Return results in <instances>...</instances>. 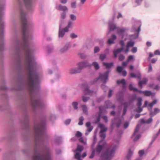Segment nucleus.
<instances>
[{
  "instance_id": "obj_18",
  "label": "nucleus",
  "mask_w": 160,
  "mask_h": 160,
  "mask_svg": "<svg viewBox=\"0 0 160 160\" xmlns=\"http://www.w3.org/2000/svg\"><path fill=\"white\" fill-rule=\"evenodd\" d=\"M64 28L62 29V28H59L58 32V37L59 38H62L65 34V32H68V31H66Z\"/></svg>"
},
{
  "instance_id": "obj_60",
  "label": "nucleus",
  "mask_w": 160,
  "mask_h": 160,
  "mask_svg": "<svg viewBox=\"0 0 160 160\" xmlns=\"http://www.w3.org/2000/svg\"><path fill=\"white\" fill-rule=\"evenodd\" d=\"M119 43L121 46V48H124V46L125 45L124 41L123 40H121L120 41Z\"/></svg>"
},
{
  "instance_id": "obj_13",
  "label": "nucleus",
  "mask_w": 160,
  "mask_h": 160,
  "mask_svg": "<svg viewBox=\"0 0 160 160\" xmlns=\"http://www.w3.org/2000/svg\"><path fill=\"white\" fill-rule=\"evenodd\" d=\"M141 31V26H140L138 28V29H136L135 28L133 29V31L136 32H137V33H135L134 34L131 35H130V37L132 38L133 39H137L139 35V33Z\"/></svg>"
},
{
  "instance_id": "obj_25",
  "label": "nucleus",
  "mask_w": 160,
  "mask_h": 160,
  "mask_svg": "<svg viewBox=\"0 0 160 160\" xmlns=\"http://www.w3.org/2000/svg\"><path fill=\"white\" fill-rule=\"evenodd\" d=\"M129 88L131 91H133L134 92H136L138 91V89L133 87L132 84H130L129 86Z\"/></svg>"
},
{
  "instance_id": "obj_10",
  "label": "nucleus",
  "mask_w": 160,
  "mask_h": 160,
  "mask_svg": "<svg viewBox=\"0 0 160 160\" xmlns=\"http://www.w3.org/2000/svg\"><path fill=\"white\" fill-rule=\"evenodd\" d=\"M82 86V88L84 89V93L86 94H89L93 93V91L89 89L90 87L86 82L83 83Z\"/></svg>"
},
{
  "instance_id": "obj_63",
  "label": "nucleus",
  "mask_w": 160,
  "mask_h": 160,
  "mask_svg": "<svg viewBox=\"0 0 160 160\" xmlns=\"http://www.w3.org/2000/svg\"><path fill=\"white\" fill-rule=\"evenodd\" d=\"M152 121V118H149L148 120H146V123L149 124L151 123Z\"/></svg>"
},
{
  "instance_id": "obj_5",
  "label": "nucleus",
  "mask_w": 160,
  "mask_h": 160,
  "mask_svg": "<svg viewBox=\"0 0 160 160\" xmlns=\"http://www.w3.org/2000/svg\"><path fill=\"white\" fill-rule=\"evenodd\" d=\"M77 67L72 68L70 69L69 73L71 74L80 73L83 69L87 67H91V65L87 61L79 62Z\"/></svg>"
},
{
  "instance_id": "obj_52",
  "label": "nucleus",
  "mask_w": 160,
  "mask_h": 160,
  "mask_svg": "<svg viewBox=\"0 0 160 160\" xmlns=\"http://www.w3.org/2000/svg\"><path fill=\"white\" fill-rule=\"evenodd\" d=\"M133 59V56L130 55H129L128 56V58L127 59V62H129V61H131V60Z\"/></svg>"
},
{
  "instance_id": "obj_19",
  "label": "nucleus",
  "mask_w": 160,
  "mask_h": 160,
  "mask_svg": "<svg viewBox=\"0 0 160 160\" xmlns=\"http://www.w3.org/2000/svg\"><path fill=\"white\" fill-rule=\"evenodd\" d=\"M56 8L59 11H63V12H67L68 10V9L66 6H63L61 5H59L58 7H56Z\"/></svg>"
},
{
  "instance_id": "obj_44",
  "label": "nucleus",
  "mask_w": 160,
  "mask_h": 160,
  "mask_svg": "<svg viewBox=\"0 0 160 160\" xmlns=\"http://www.w3.org/2000/svg\"><path fill=\"white\" fill-rule=\"evenodd\" d=\"M100 51V49L99 47L95 46L94 48V54L96 53L99 52Z\"/></svg>"
},
{
  "instance_id": "obj_42",
  "label": "nucleus",
  "mask_w": 160,
  "mask_h": 160,
  "mask_svg": "<svg viewBox=\"0 0 160 160\" xmlns=\"http://www.w3.org/2000/svg\"><path fill=\"white\" fill-rule=\"evenodd\" d=\"M123 69V68L121 66H118L117 68V71L119 73H121L122 70Z\"/></svg>"
},
{
  "instance_id": "obj_26",
  "label": "nucleus",
  "mask_w": 160,
  "mask_h": 160,
  "mask_svg": "<svg viewBox=\"0 0 160 160\" xmlns=\"http://www.w3.org/2000/svg\"><path fill=\"white\" fill-rule=\"evenodd\" d=\"M147 81H140L138 85L141 88H142V85H146L147 84Z\"/></svg>"
},
{
  "instance_id": "obj_15",
  "label": "nucleus",
  "mask_w": 160,
  "mask_h": 160,
  "mask_svg": "<svg viewBox=\"0 0 160 160\" xmlns=\"http://www.w3.org/2000/svg\"><path fill=\"white\" fill-rule=\"evenodd\" d=\"M130 75L132 78H135L138 80H141V74L139 71L135 73H131Z\"/></svg>"
},
{
  "instance_id": "obj_40",
  "label": "nucleus",
  "mask_w": 160,
  "mask_h": 160,
  "mask_svg": "<svg viewBox=\"0 0 160 160\" xmlns=\"http://www.w3.org/2000/svg\"><path fill=\"white\" fill-rule=\"evenodd\" d=\"M84 119L83 117L82 116H81L79 118V122L78 124L79 125H82L83 124V121H84Z\"/></svg>"
},
{
  "instance_id": "obj_21",
  "label": "nucleus",
  "mask_w": 160,
  "mask_h": 160,
  "mask_svg": "<svg viewBox=\"0 0 160 160\" xmlns=\"http://www.w3.org/2000/svg\"><path fill=\"white\" fill-rule=\"evenodd\" d=\"M117 97L118 100L120 101H122L124 97L123 93L122 92H119L117 94Z\"/></svg>"
},
{
  "instance_id": "obj_29",
  "label": "nucleus",
  "mask_w": 160,
  "mask_h": 160,
  "mask_svg": "<svg viewBox=\"0 0 160 160\" xmlns=\"http://www.w3.org/2000/svg\"><path fill=\"white\" fill-rule=\"evenodd\" d=\"M143 94L146 96H150L152 95V92L149 91H143Z\"/></svg>"
},
{
  "instance_id": "obj_58",
  "label": "nucleus",
  "mask_w": 160,
  "mask_h": 160,
  "mask_svg": "<svg viewBox=\"0 0 160 160\" xmlns=\"http://www.w3.org/2000/svg\"><path fill=\"white\" fill-rule=\"evenodd\" d=\"M51 121H53L56 119V117L55 115L52 114L51 115L50 118Z\"/></svg>"
},
{
  "instance_id": "obj_50",
  "label": "nucleus",
  "mask_w": 160,
  "mask_h": 160,
  "mask_svg": "<svg viewBox=\"0 0 160 160\" xmlns=\"http://www.w3.org/2000/svg\"><path fill=\"white\" fill-rule=\"evenodd\" d=\"M107 81H103L104 84H101V88L103 90H105V88H107V87L105 86V85L104 84ZM104 91L106 92V91H105V90H104Z\"/></svg>"
},
{
  "instance_id": "obj_17",
  "label": "nucleus",
  "mask_w": 160,
  "mask_h": 160,
  "mask_svg": "<svg viewBox=\"0 0 160 160\" xmlns=\"http://www.w3.org/2000/svg\"><path fill=\"white\" fill-rule=\"evenodd\" d=\"M117 39V36L114 34L112 35L111 38H109L107 41V43L109 45H111L115 43L114 40Z\"/></svg>"
},
{
  "instance_id": "obj_54",
  "label": "nucleus",
  "mask_w": 160,
  "mask_h": 160,
  "mask_svg": "<svg viewBox=\"0 0 160 160\" xmlns=\"http://www.w3.org/2000/svg\"><path fill=\"white\" fill-rule=\"evenodd\" d=\"M137 48L136 47H133L131 51L132 53H135L137 52Z\"/></svg>"
},
{
  "instance_id": "obj_37",
  "label": "nucleus",
  "mask_w": 160,
  "mask_h": 160,
  "mask_svg": "<svg viewBox=\"0 0 160 160\" xmlns=\"http://www.w3.org/2000/svg\"><path fill=\"white\" fill-rule=\"evenodd\" d=\"M70 21L72 22L75 21L77 20L76 16L73 14H71L70 15Z\"/></svg>"
},
{
  "instance_id": "obj_14",
  "label": "nucleus",
  "mask_w": 160,
  "mask_h": 160,
  "mask_svg": "<svg viewBox=\"0 0 160 160\" xmlns=\"http://www.w3.org/2000/svg\"><path fill=\"white\" fill-rule=\"evenodd\" d=\"M74 22L72 21L69 20L68 22L67 25L64 28L66 31H69V29H72L74 26Z\"/></svg>"
},
{
  "instance_id": "obj_45",
  "label": "nucleus",
  "mask_w": 160,
  "mask_h": 160,
  "mask_svg": "<svg viewBox=\"0 0 160 160\" xmlns=\"http://www.w3.org/2000/svg\"><path fill=\"white\" fill-rule=\"evenodd\" d=\"M79 141L82 143L83 145H86L87 144V142L86 141H84L83 138L81 137L79 139Z\"/></svg>"
},
{
  "instance_id": "obj_9",
  "label": "nucleus",
  "mask_w": 160,
  "mask_h": 160,
  "mask_svg": "<svg viewBox=\"0 0 160 160\" xmlns=\"http://www.w3.org/2000/svg\"><path fill=\"white\" fill-rule=\"evenodd\" d=\"M111 70H108L105 72L103 73H100L99 74V77L96 78V80H98L100 79L101 80H108L109 75Z\"/></svg>"
},
{
  "instance_id": "obj_8",
  "label": "nucleus",
  "mask_w": 160,
  "mask_h": 160,
  "mask_svg": "<svg viewBox=\"0 0 160 160\" xmlns=\"http://www.w3.org/2000/svg\"><path fill=\"white\" fill-rule=\"evenodd\" d=\"M22 1L21 0H17L19 6H23V4L22 2H23L25 6H33V3L36 0H22Z\"/></svg>"
},
{
  "instance_id": "obj_39",
  "label": "nucleus",
  "mask_w": 160,
  "mask_h": 160,
  "mask_svg": "<svg viewBox=\"0 0 160 160\" xmlns=\"http://www.w3.org/2000/svg\"><path fill=\"white\" fill-rule=\"evenodd\" d=\"M78 103L77 102H73L72 103V105L74 109L76 110L78 108Z\"/></svg>"
},
{
  "instance_id": "obj_61",
  "label": "nucleus",
  "mask_w": 160,
  "mask_h": 160,
  "mask_svg": "<svg viewBox=\"0 0 160 160\" xmlns=\"http://www.w3.org/2000/svg\"><path fill=\"white\" fill-rule=\"evenodd\" d=\"M1 90H3L4 91H6L8 90V88L6 86L4 85V86H1Z\"/></svg>"
},
{
  "instance_id": "obj_64",
  "label": "nucleus",
  "mask_w": 160,
  "mask_h": 160,
  "mask_svg": "<svg viewBox=\"0 0 160 160\" xmlns=\"http://www.w3.org/2000/svg\"><path fill=\"white\" fill-rule=\"evenodd\" d=\"M141 137V135L140 134H138L136 136L134 139V141L135 142L137 141Z\"/></svg>"
},
{
  "instance_id": "obj_2",
  "label": "nucleus",
  "mask_w": 160,
  "mask_h": 160,
  "mask_svg": "<svg viewBox=\"0 0 160 160\" xmlns=\"http://www.w3.org/2000/svg\"><path fill=\"white\" fill-rule=\"evenodd\" d=\"M20 107L23 112V117L20 120V123L23 129L28 133L30 132L28 115L27 113L28 102L26 96L21 99Z\"/></svg>"
},
{
  "instance_id": "obj_57",
  "label": "nucleus",
  "mask_w": 160,
  "mask_h": 160,
  "mask_svg": "<svg viewBox=\"0 0 160 160\" xmlns=\"http://www.w3.org/2000/svg\"><path fill=\"white\" fill-rule=\"evenodd\" d=\"M102 118L104 120L105 123H107L108 122V117L106 116H103L102 117Z\"/></svg>"
},
{
  "instance_id": "obj_38",
  "label": "nucleus",
  "mask_w": 160,
  "mask_h": 160,
  "mask_svg": "<svg viewBox=\"0 0 160 160\" xmlns=\"http://www.w3.org/2000/svg\"><path fill=\"white\" fill-rule=\"evenodd\" d=\"M106 55L101 54L100 55L99 58L101 61H103L106 58Z\"/></svg>"
},
{
  "instance_id": "obj_16",
  "label": "nucleus",
  "mask_w": 160,
  "mask_h": 160,
  "mask_svg": "<svg viewBox=\"0 0 160 160\" xmlns=\"http://www.w3.org/2000/svg\"><path fill=\"white\" fill-rule=\"evenodd\" d=\"M70 47L69 43H67L60 50V53L62 54L66 52L70 48Z\"/></svg>"
},
{
  "instance_id": "obj_33",
  "label": "nucleus",
  "mask_w": 160,
  "mask_h": 160,
  "mask_svg": "<svg viewBox=\"0 0 160 160\" xmlns=\"http://www.w3.org/2000/svg\"><path fill=\"white\" fill-rule=\"evenodd\" d=\"M100 136L102 138L101 140H103L102 141V142L103 143L104 142H106L104 141V139L106 137V135L105 133L100 132Z\"/></svg>"
},
{
  "instance_id": "obj_11",
  "label": "nucleus",
  "mask_w": 160,
  "mask_h": 160,
  "mask_svg": "<svg viewBox=\"0 0 160 160\" xmlns=\"http://www.w3.org/2000/svg\"><path fill=\"white\" fill-rule=\"evenodd\" d=\"M117 28L116 25L113 21H109L108 22V31L107 34H109L111 32L113 31Z\"/></svg>"
},
{
  "instance_id": "obj_59",
  "label": "nucleus",
  "mask_w": 160,
  "mask_h": 160,
  "mask_svg": "<svg viewBox=\"0 0 160 160\" xmlns=\"http://www.w3.org/2000/svg\"><path fill=\"white\" fill-rule=\"evenodd\" d=\"M76 2H74L71 3V7L72 8H76Z\"/></svg>"
},
{
  "instance_id": "obj_32",
  "label": "nucleus",
  "mask_w": 160,
  "mask_h": 160,
  "mask_svg": "<svg viewBox=\"0 0 160 160\" xmlns=\"http://www.w3.org/2000/svg\"><path fill=\"white\" fill-rule=\"evenodd\" d=\"M65 23L64 19H60L59 22V28H62Z\"/></svg>"
},
{
  "instance_id": "obj_55",
  "label": "nucleus",
  "mask_w": 160,
  "mask_h": 160,
  "mask_svg": "<svg viewBox=\"0 0 160 160\" xmlns=\"http://www.w3.org/2000/svg\"><path fill=\"white\" fill-rule=\"evenodd\" d=\"M70 37L72 38H75L78 37V36L74 33H72L70 35Z\"/></svg>"
},
{
  "instance_id": "obj_41",
  "label": "nucleus",
  "mask_w": 160,
  "mask_h": 160,
  "mask_svg": "<svg viewBox=\"0 0 160 160\" xmlns=\"http://www.w3.org/2000/svg\"><path fill=\"white\" fill-rule=\"evenodd\" d=\"M125 31V28H122V29H118V33L120 35L123 34Z\"/></svg>"
},
{
  "instance_id": "obj_3",
  "label": "nucleus",
  "mask_w": 160,
  "mask_h": 160,
  "mask_svg": "<svg viewBox=\"0 0 160 160\" xmlns=\"http://www.w3.org/2000/svg\"><path fill=\"white\" fill-rule=\"evenodd\" d=\"M5 1L4 0L2 1H1V69L2 65L1 62V59L3 57L2 52L4 50V36L5 32V22L3 20V16L4 15V10H5Z\"/></svg>"
},
{
  "instance_id": "obj_46",
  "label": "nucleus",
  "mask_w": 160,
  "mask_h": 160,
  "mask_svg": "<svg viewBox=\"0 0 160 160\" xmlns=\"http://www.w3.org/2000/svg\"><path fill=\"white\" fill-rule=\"evenodd\" d=\"M101 112H100L98 115V116L96 120L95 121V123L96 124L98 123L100 121V117L101 116Z\"/></svg>"
},
{
  "instance_id": "obj_43",
  "label": "nucleus",
  "mask_w": 160,
  "mask_h": 160,
  "mask_svg": "<svg viewBox=\"0 0 160 160\" xmlns=\"http://www.w3.org/2000/svg\"><path fill=\"white\" fill-rule=\"evenodd\" d=\"M82 108L83 112L86 114H88V112L87 108L86 106L85 105H82Z\"/></svg>"
},
{
  "instance_id": "obj_31",
  "label": "nucleus",
  "mask_w": 160,
  "mask_h": 160,
  "mask_svg": "<svg viewBox=\"0 0 160 160\" xmlns=\"http://www.w3.org/2000/svg\"><path fill=\"white\" fill-rule=\"evenodd\" d=\"M133 154V152L131 149H129L126 158L128 159H130Z\"/></svg>"
},
{
  "instance_id": "obj_4",
  "label": "nucleus",
  "mask_w": 160,
  "mask_h": 160,
  "mask_svg": "<svg viewBox=\"0 0 160 160\" xmlns=\"http://www.w3.org/2000/svg\"><path fill=\"white\" fill-rule=\"evenodd\" d=\"M116 149V145L107 148L104 152L102 153L100 158L102 160H111L114 156Z\"/></svg>"
},
{
  "instance_id": "obj_48",
  "label": "nucleus",
  "mask_w": 160,
  "mask_h": 160,
  "mask_svg": "<svg viewBox=\"0 0 160 160\" xmlns=\"http://www.w3.org/2000/svg\"><path fill=\"white\" fill-rule=\"evenodd\" d=\"M82 100L83 102H86L88 101L89 99L90 98L88 97L83 96L82 97Z\"/></svg>"
},
{
  "instance_id": "obj_49",
  "label": "nucleus",
  "mask_w": 160,
  "mask_h": 160,
  "mask_svg": "<svg viewBox=\"0 0 160 160\" xmlns=\"http://www.w3.org/2000/svg\"><path fill=\"white\" fill-rule=\"evenodd\" d=\"M123 50V48H122L117 49L115 51H114L118 54L120 53Z\"/></svg>"
},
{
  "instance_id": "obj_36",
  "label": "nucleus",
  "mask_w": 160,
  "mask_h": 160,
  "mask_svg": "<svg viewBox=\"0 0 160 160\" xmlns=\"http://www.w3.org/2000/svg\"><path fill=\"white\" fill-rule=\"evenodd\" d=\"M55 142L57 144H59L61 142V138L60 137H57L55 138Z\"/></svg>"
},
{
  "instance_id": "obj_53",
  "label": "nucleus",
  "mask_w": 160,
  "mask_h": 160,
  "mask_svg": "<svg viewBox=\"0 0 160 160\" xmlns=\"http://www.w3.org/2000/svg\"><path fill=\"white\" fill-rule=\"evenodd\" d=\"M145 152L144 150H142L139 151L138 153L140 157H142L144 154Z\"/></svg>"
},
{
  "instance_id": "obj_23",
  "label": "nucleus",
  "mask_w": 160,
  "mask_h": 160,
  "mask_svg": "<svg viewBox=\"0 0 160 160\" xmlns=\"http://www.w3.org/2000/svg\"><path fill=\"white\" fill-rule=\"evenodd\" d=\"M89 64H90V63H89ZM91 66L92 65L95 68L96 70H97L98 69H99V68H100L99 66L98 63L97 62H92V64H91Z\"/></svg>"
},
{
  "instance_id": "obj_35",
  "label": "nucleus",
  "mask_w": 160,
  "mask_h": 160,
  "mask_svg": "<svg viewBox=\"0 0 160 160\" xmlns=\"http://www.w3.org/2000/svg\"><path fill=\"white\" fill-rule=\"evenodd\" d=\"M67 12H62L60 15V19H65L67 16Z\"/></svg>"
},
{
  "instance_id": "obj_47",
  "label": "nucleus",
  "mask_w": 160,
  "mask_h": 160,
  "mask_svg": "<svg viewBox=\"0 0 160 160\" xmlns=\"http://www.w3.org/2000/svg\"><path fill=\"white\" fill-rule=\"evenodd\" d=\"M82 133L79 131L77 132L75 135L76 137L78 138L81 137L82 136Z\"/></svg>"
},
{
  "instance_id": "obj_51",
  "label": "nucleus",
  "mask_w": 160,
  "mask_h": 160,
  "mask_svg": "<svg viewBox=\"0 0 160 160\" xmlns=\"http://www.w3.org/2000/svg\"><path fill=\"white\" fill-rule=\"evenodd\" d=\"M125 58V57L123 55L121 54L119 56V60L120 61H122L124 60Z\"/></svg>"
},
{
  "instance_id": "obj_56",
  "label": "nucleus",
  "mask_w": 160,
  "mask_h": 160,
  "mask_svg": "<svg viewBox=\"0 0 160 160\" xmlns=\"http://www.w3.org/2000/svg\"><path fill=\"white\" fill-rule=\"evenodd\" d=\"M95 153V152L93 149V150L92 151V152L91 153V155L89 156V158H93V157L94 156Z\"/></svg>"
},
{
  "instance_id": "obj_6",
  "label": "nucleus",
  "mask_w": 160,
  "mask_h": 160,
  "mask_svg": "<svg viewBox=\"0 0 160 160\" xmlns=\"http://www.w3.org/2000/svg\"><path fill=\"white\" fill-rule=\"evenodd\" d=\"M103 140H100L98 142L95 148L93 150L95 152L96 155H99L102 151L104 150L107 146L106 142H102Z\"/></svg>"
},
{
  "instance_id": "obj_27",
  "label": "nucleus",
  "mask_w": 160,
  "mask_h": 160,
  "mask_svg": "<svg viewBox=\"0 0 160 160\" xmlns=\"http://www.w3.org/2000/svg\"><path fill=\"white\" fill-rule=\"evenodd\" d=\"M96 42H98L99 44L101 46H103L104 45V41L102 39H97L96 40Z\"/></svg>"
},
{
  "instance_id": "obj_28",
  "label": "nucleus",
  "mask_w": 160,
  "mask_h": 160,
  "mask_svg": "<svg viewBox=\"0 0 160 160\" xmlns=\"http://www.w3.org/2000/svg\"><path fill=\"white\" fill-rule=\"evenodd\" d=\"M135 44V42L130 41L127 42V46L129 47H133Z\"/></svg>"
},
{
  "instance_id": "obj_20",
  "label": "nucleus",
  "mask_w": 160,
  "mask_h": 160,
  "mask_svg": "<svg viewBox=\"0 0 160 160\" xmlns=\"http://www.w3.org/2000/svg\"><path fill=\"white\" fill-rule=\"evenodd\" d=\"M102 64L103 66L105 67L107 69L111 68L114 66V63L113 62H111L110 63L103 62Z\"/></svg>"
},
{
  "instance_id": "obj_7",
  "label": "nucleus",
  "mask_w": 160,
  "mask_h": 160,
  "mask_svg": "<svg viewBox=\"0 0 160 160\" xmlns=\"http://www.w3.org/2000/svg\"><path fill=\"white\" fill-rule=\"evenodd\" d=\"M84 149V147L83 145L79 143L77 144V146L76 149L73 151L76 153L74 155V158L77 160H82L81 158V152Z\"/></svg>"
},
{
  "instance_id": "obj_30",
  "label": "nucleus",
  "mask_w": 160,
  "mask_h": 160,
  "mask_svg": "<svg viewBox=\"0 0 160 160\" xmlns=\"http://www.w3.org/2000/svg\"><path fill=\"white\" fill-rule=\"evenodd\" d=\"M140 128V125L139 124H138L137 125L136 128H135V130H134V132L133 134L132 135V137L134 136L135 134L137 133L139 131V129Z\"/></svg>"
},
{
  "instance_id": "obj_62",
  "label": "nucleus",
  "mask_w": 160,
  "mask_h": 160,
  "mask_svg": "<svg viewBox=\"0 0 160 160\" xmlns=\"http://www.w3.org/2000/svg\"><path fill=\"white\" fill-rule=\"evenodd\" d=\"M113 91L112 90L110 89L109 90L108 97L109 98H110L112 96V94Z\"/></svg>"
},
{
  "instance_id": "obj_12",
  "label": "nucleus",
  "mask_w": 160,
  "mask_h": 160,
  "mask_svg": "<svg viewBox=\"0 0 160 160\" xmlns=\"http://www.w3.org/2000/svg\"><path fill=\"white\" fill-rule=\"evenodd\" d=\"M112 123L111 126L112 131L113 129V126L114 124H116V126L117 128H119L122 123L121 120L120 118H115L114 122H113V121H112Z\"/></svg>"
},
{
  "instance_id": "obj_1",
  "label": "nucleus",
  "mask_w": 160,
  "mask_h": 160,
  "mask_svg": "<svg viewBox=\"0 0 160 160\" xmlns=\"http://www.w3.org/2000/svg\"><path fill=\"white\" fill-rule=\"evenodd\" d=\"M39 81H17L16 86L12 90L22 91L28 89L30 93L32 106L33 111L35 112L38 110H42L46 107L45 104L38 94L40 85Z\"/></svg>"
},
{
  "instance_id": "obj_34",
  "label": "nucleus",
  "mask_w": 160,
  "mask_h": 160,
  "mask_svg": "<svg viewBox=\"0 0 160 160\" xmlns=\"http://www.w3.org/2000/svg\"><path fill=\"white\" fill-rule=\"evenodd\" d=\"M138 102L137 103V105L138 107V108L141 107L142 105V99L141 98L139 97L138 99Z\"/></svg>"
},
{
  "instance_id": "obj_22",
  "label": "nucleus",
  "mask_w": 160,
  "mask_h": 160,
  "mask_svg": "<svg viewBox=\"0 0 160 160\" xmlns=\"http://www.w3.org/2000/svg\"><path fill=\"white\" fill-rule=\"evenodd\" d=\"M47 48L48 53H51L53 52L54 47L53 46L48 45L47 46Z\"/></svg>"
},
{
  "instance_id": "obj_24",
  "label": "nucleus",
  "mask_w": 160,
  "mask_h": 160,
  "mask_svg": "<svg viewBox=\"0 0 160 160\" xmlns=\"http://www.w3.org/2000/svg\"><path fill=\"white\" fill-rule=\"evenodd\" d=\"M117 83L118 85L122 84V87L123 88L126 87V81H117Z\"/></svg>"
}]
</instances>
